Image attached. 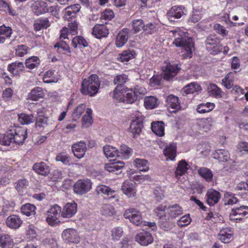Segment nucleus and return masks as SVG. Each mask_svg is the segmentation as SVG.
Segmentation results:
<instances>
[{
  "instance_id": "nucleus-1",
  "label": "nucleus",
  "mask_w": 248,
  "mask_h": 248,
  "mask_svg": "<svg viewBox=\"0 0 248 248\" xmlns=\"http://www.w3.org/2000/svg\"><path fill=\"white\" fill-rule=\"evenodd\" d=\"M180 69L176 64L166 63L162 67V74L154 75L150 79V85L152 87L160 86L162 82V78L169 81L172 79L178 73Z\"/></svg>"
},
{
  "instance_id": "nucleus-2",
  "label": "nucleus",
  "mask_w": 248,
  "mask_h": 248,
  "mask_svg": "<svg viewBox=\"0 0 248 248\" xmlns=\"http://www.w3.org/2000/svg\"><path fill=\"white\" fill-rule=\"evenodd\" d=\"M100 86L98 77L96 75H92L83 80L81 88V93L84 95L94 96L97 93Z\"/></svg>"
},
{
  "instance_id": "nucleus-3",
  "label": "nucleus",
  "mask_w": 248,
  "mask_h": 248,
  "mask_svg": "<svg viewBox=\"0 0 248 248\" xmlns=\"http://www.w3.org/2000/svg\"><path fill=\"white\" fill-rule=\"evenodd\" d=\"M173 44L177 46H180L186 52L183 54L186 58L192 57L194 48V42L191 38L181 37L176 38L173 41Z\"/></svg>"
},
{
  "instance_id": "nucleus-4",
  "label": "nucleus",
  "mask_w": 248,
  "mask_h": 248,
  "mask_svg": "<svg viewBox=\"0 0 248 248\" xmlns=\"http://www.w3.org/2000/svg\"><path fill=\"white\" fill-rule=\"evenodd\" d=\"M145 89L142 87H137L134 89L127 90L126 95L122 97V95L119 98L124 102L128 104H132L137 100L142 98L143 95L144 94Z\"/></svg>"
},
{
  "instance_id": "nucleus-5",
  "label": "nucleus",
  "mask_w": 248,
  "mask_h": 248,
  "mask_svg": "<svg viewBox=\"0 0 248 248\" xmlns=\"http://www.w3.org/2000/svg\"><path fill=\"white\" fill-rule=\"evenodd\" d=\"M129 80L128 76L124 74H121L115 76L113 79V83L117 85L113 91V97L119 99L125 92V88L124 85Z\"/></svg>"
},
{
  "instance_id": "nucleus-6",
  "label": "nucleus",
  "mask_w": 248,
  "mask_h": 248,
  "mask_svg": "<svg viewBox=\"0 0 248 248\" xmlns=\"http://www.w3.org/2000/svg\"><path fill=\"white\" fill-rule=\"evenodd\" d=\"M124 217L137 226L141 225L144 222L142 213L134 208L127 209L124 214Z\"/></svg>"
},
{
  "instance_id": "nucleus-7",
  "label": "nucleus",
  "mask_w": 248,
  "mask_h": 248,
  "mask_svg": "<svg viewBox=\"0 0 248 248\" xmlns=\"http://www.w3.org/2000/svg\"><path fill=\"white\" fill-rule=\"evenodd\" d=\"M219 40L215 35H210L206 39L205 44L207 50L213 55L220 52L222 46L219 44Z\"/></svg>"
},
{
  "instance_id": "nucleus-8",
  "label": "nucleus",
  "mask_w": 248,
  "mask_h": 248,
  "mask_svg": "<svg viewBox=\"0 0 248 248\" xmlns=\"http://www.w3.org/2000/svg\"><path fill=\"white\" fill-rule=\"evenodd\" d=\"M61 212V207L58 205H54L48 210L46 220L49 225L55 226L60 222L59 218Z\"/></svg>"
},
{
  "instance_id": "nucleus-9",
  "label": "nucleus",
  "mask_w": 248,
  "mask_h": 248,
  "mask_svg": "<svg viewBox=\"0 0 248 248\" xmlns=\"http://www.w3.org/2000/svg\"><path fill=\"white\" fill-rule=\"evenodd\" d=\"M92 183L89 179L78 180L74 186V190L79 195H83L88 192L92 188Z\"/></svg>"
},
{
  "instance_id": "nucleus-10",
  "label": "nucleus",
  "mask_w": 248,
  "mask_h": 248,
  "mask_svg": "<svg viewBox=\"0 0 248 248\" xmlns=\"http://www.w3.org/2000/svg\"><path fill=\"white\" fill-rule=\"evenodd\" d=\"M12 135L14 136L13 141L16 144H22L27 138V129L22 127H15L10 129Z\"/></svg>"
},
{
  "instance_id": "nucleus-11",
  "label": "nucleus",
  "mask_w": 248,
  "mask_h": 248,
  "mask_svg": "<svg viewBox=\"0 0 248 248\" xmlns=\"http://www.w3.org/2000/svg\"><path fill=\"white\" fill-rule=\"evenodd\" d=\"M63 240L67 243L78 244L80 242V237L77 231L72 228L64 230L62 234Z\"/></svg>"
},
{
  "instance_id": "nucleus-12",
  "label": "nucleus",
  "mask_w": 248,
  "mask_h": 248,
  "mask_svg": "<svg viewBox=\"0 0 248 248\" xmlns=\"http://www.w3.org/2000/svg\"><path fill=\"white\" fill-rule=\"evenodd\" d=\"M136 183L133 181H125L122 186V190L128 197H135L136 195Z\"/></svg>"
},
{
  "instance_id": "nucleus-13",
  "label": "nucleus",
  "mask_w": 248,
  "mask_h": 248,
  "mask_svg": "<svg viewBox=\"0 0 248 248\" xmlns=\"http://www.w3.org/2000/svg\"><path fill=\"white\" fill-rule=\"evenodd\" d=\"M220 198V192L213 189H209L205 195L206 202L210 206L217 204Z\"/></svg>"
},
{
  "instance_id": "nucleus-14",
  "label": "nucleus",
  "mask_w": 248,
  "mask_h": 248,
  "mask_svg": "<svg viewBox=\"0 0 248 248\" xmlns=\"http://www.w3.org/2000/svg\"><path fill=\"white\" fill-rule=\"evenodd\" d=\"M86 143L83 141H80L73 144L72 146V150L75 157L78 158H82L86 151Z\"/></svg>"
},
{
  "instance_id": "nucleus-15",
  "label": "nucleus",
  "mask_w": 248,
  "mask_h": 248,
  "mask_svg": "<svg viewBox=\"0 0 248 248\" xmlns=\"http://www.w3.org/2000/svg\"><path fill=\"white\" fill-rule=\"evenodd\" d=\"M102 22V24H96L93 29L92 33L97 38L106 37L109 32L107 27L104 25V23L106 24L107 22Z\"/></svg>"
},
{
  "instance_id": "nucleus-16",
  "label": "nucleus",
  "mask_w": 248,
  "mask_h": 248,
  "mask_svg": "<svg viewBox=\"0 0 248 248\" xmlns=\"http://www.w3.org/2000/svg\"><path fill=\"white\" fill-rule=\"evenodd\" d=\"M168 109L171 112H175L180 109L181 106L178 97L170 95L166 98Z\"/></svg>"
},
{
  "instance_id": "nucleus-17",
  "label": "nucleus",
  "mask_w": 248,
  "mask_h": 248,
  "mask_svg": "<svg viewBox=\"0 0 248 248\" xmlns=\"http://www.w3.org/2000/svg\"><path fill=\"white\" fill-rule=\"evenodd\" d=\"M135 240L141 245L146 246L153 243V238L150 233L143 232L136 235Z\"/></svg>"
},
{
  "instance_id": "nucleus-18",
  "label": "nucleus",
  "mask_w": 248,
  "mask_h": 248,
  "mask_svg": "<svg viewBox=\"0 0 248 248\" xmlns=\"http://www.w3.org/2000/svg\"><path fill=\"white\" fill-rule=\"evenodd\" d=\"M77 211V205L75 202H68L62 209V217L70 218L73 217Z\"/></svg>"
},
{
  "instance_id": "nucleus-19",
  "label": "nucleus",
  "mask_w": 248,
  "mask_h": 248,
  "mask_svg": "<svg viewBox=\"0 0 248 248\" xmlns=\"http://www.w3.org/2000/svg\"><path fill=\"white\" fill-rule=\"evenodd\" d=\"M184 8L182 6L172 7L167 14L169 20L170 21H174L175 19L180 18L184 14Z\"/></svg>"
},
{
  "instance_id": "nucleus-20",
  "label": "nucleus",
  "mask_w": 248,
  "mask_h": 248,
  "mask_svg": "<svg viewBox=\"0 0 248 248\" xmlns=\"http://www.w3.org/2000/svg\"><path fill=\"white\" fill-rule=\"evenodd\" d=\"M80 8L81 7L78 4L67 7L64 10L65 18L70 21V20L76 16L77 13L80 11Z\"/></svg>"
},
{
  "instance_id": "nucleus-21",
  "label": "nucleus",
  "mask_w": 248,
  "mask_h": 248,
  "mask_svg": "<svg viewBox=\"0 0 248 248\" xmlns=\"http://www.w3.org/2000/svg\"><path fill=\"white\" fill-rule=\"evenodd\" d=\"M167 213L168 215V219L174 218L183 213L182 208L177 204L170 205L167 209Z\"/></svg>"
},
{
  "instance_id": "nucleus-22",
  "label": "nucleus",
  "mask_w": 248,
  "mask_h": 248,
  "mask_svg": "<svg viewBox=\"0 0 248 248\" xmlns=\"http://www.w3.org/2000/svg\"><path fill=\"white\" fill-rule=\"evenodd\" d=\"M8 70L14 76H19L21 72L25 70L24 63L20 62H16L9 64Z\"/></svg>"
},
{
  "instance_id": "nucleus-23",
  "label": "nucleus",
  "mask_w": 248,
  "mask_h": 248,
  "mask_svg": "<svg viewBox=\"0 0 248 248\" xmlns=\"http://www.w3.org/2000/svg\"><path fill=\"white\" fill-rule=\"evenodd\" d=\"M214 123V119L211 117H209L200 120L197 123V125L200 130L207 132L211 129Z\"/></svg>"
},
{
  "instance_id": "nucleus-24",
  "label": "nucleus",
  "mask_w": 248,
  "mask_h": 248,
  "mask_svg": "<svg viewBox=\"0 0 248 248\" xmlns=\"http://www.w3.org/2000/svg\"><path fill=\"white\" fill-rule=\"evenodd\" d=\"M33 170L38 174L43 176L47 175L50 172L49 167L43 162L34 164L33 166Z\"/></svg>"
},
{
  "instance_id": "nucleus-25",
  "label": "nucleus",
  "mask_w": 248,
  "mask_h": 248,
  "mask_svg": "<svg viewBox=\"0 0 248 248\" xmlns=\"http://www.w3.org/2000/svg\"><path fill=\"white\" fill-rule=\"evenodd\" d=\"M6 223L9 228L16 229L20 227L22 223V221L19 217L16 215H11L7 217Z\"/></svg>"
},
{
  "instance_id": "nucleus-26",
  "label": "nucleus",
  "mask_w": 248,
  "mask_h": 248,
  "mask_svg": "<svg viewBox=\"0 0 248 248\" xmlns=\"http://www.w3.org/2000/svg\"><path fill=\"white\" fill-rule=\"evenodd\" d=\"M128 30L127 29L119 32L117 35L116 40V45L117 47H122L126 43L128 39Z\"/></svg>"
},
{
  "instance_id": "nucleus-27",
  "label": "nucleus",
  "mask_w": 248,
  "mask_h": 248,
  "mask_svg": "<svg viewBox=\"0 0 248 248\" xmlns=\"http://www.w3.org/2000/svg\"><path fill=\"white\" fill-rule=\"evenodd\" d=\"M44 96V93L42 89L37 87L32 89L28 95V99L33 101H37L42 98Z\"/></svg>"
},
{
  "instance_id": "nucleus-28",
  "label": "nucleus",
  "mask_w": 248,
  "mask_h": 248,
  "mask_svg": "<svg viewBox=\"0 0 248 248\" xmlns=\"http://www.w3.org/2000/svg\"><path fill=\"white\" fill-rule=\"evenodd\" d=\"M143 123L142 121L139 119H137L133 120L131 123L129 127V131L134 136L136 134L139 135L141 131Z\"/></svg>"
},
{
  "instance_id": "nucleus-29",
  "label": "nucleus",
  "mask_w": 248,
  "mask_h": 248,
  "mask_svg": "<svg viewBox=\"0 0 248 248\" xmlns=\"http://www.w3.org/2000/svg\"><path fill=\"white\" fill-rule=\"evenodd\" d=\"M152 131L157 136L161 137L164 135V124L163 122L157 121L152 123Z\"/></svg>"
},
{
  "instance_id": "nucleus-30",
  "label": "nucleus",
  "mask_w": 248,
  "mask_h": 248,
  "mask_svg": "<svg viewBox=\"0 0 248 248\" xmlns=\"http://www.w3.org/2000/svg\"><path fill=\"white\" fill-rule=\"evenodd\" d=\"M14 136L12 135V133L10 130L8 132L4 134L0 135V143L5 146H9L15 144L13 141Z\"/></svg>"
},
{
  "instance_id": "nucleus-31",
  "label": "nucleus",
  "mask_w": 248,
  "mask_h": 248,
  "mask_svg": "<svg viewBox=\"0 0 248 248\" xmlns=\"http://www.w3.org/2000/svg\"><path fill=\"white\" fill-rule=\"evenodd\" d=\"M198 173L206 182H210L212 181L213 174L209 169L206 167H201L198 170Z\"/></svg>"
},
{
  "instance_id": "nucleus-32",
  "label": "nucleus",
  "mask_w": 248,
  "mask_h": 248,
  "mask_svg": "<svg viewBox=\"0 0 248 248\" xmlns=\"http://www.w3.org/2000/svg\"><path fill=\"white\" fill-rule=\"evenodd\" d=\"M14 242L11 237L8 234H2L0 237V247L1 248H12Z\"/></svg>"
},
{
  "instance_id": "nucleus-33",
  "label": "nucleus",
  "mask_w": 248,
  "mask_h": 248,
  "mask_svg": "<svg viewBox=\"0 0 248 248\" xmlns=\"http://www.w3.org/2000/svg\"><path fill=\"white\" fill-rule=\"evenodd\" d=\"M214 158L219 161L226 162L230 159L229 153L224 149H218L214 153Z\"/></svg>"
},
{
  "instance_id": "nucleus-34",
  "label": "nucleus",
  "mask_w": 248,
  "mask_h": 248,
  "mask_svg": "<svg viewBox=\"0 0 248 248\" xmlns=\"http://www.w3.org/2000/svg\"><path fill=\"white\" fill-rule=\"evenodd\" d=\"M176 146L174 144H170L167 146L164 149V155L171 160H174L176 155Z\"/></svg>"
},
{
  "instance_id": "nucleus-35",
  "label": "nucleus",
  "mask_w": 248,
  "mask_h": 248,
  "mask_svg": "<svg viewBox=\"0 0 248 248\" xmlns=\"http://www.w3.org/2000/svg\"><path fill=\"white\" fill-rule=\"evenodd\" d=\"M124 163L123 162L118 161L113 162L109 164H106L105 166V169L106 170L110 172H114L124 167Z\"/></svg>"
},
{
  "instance_id": "nucleus-36",
  "label": "nucleus",
  "mask_w": 248,
  "mask_h": 248,
  "mask_svg": "<svg viewBox=\"0 0 248 248\" xmlns=\"http://www.w3.org/2000/svg\"><path fill=\"white\" fill-rule=\"evenodd\" d=\"M20 209L21 213L27 216H34L35 214L36 207L29 203L23 205Z\"/></svg>"
},
{
  "instance_id": "nucleus-37",
  "label": "nucleus",
  "mask_w": 248,
  "mask_h": 248,
  "mask_svg": "<svg viewBox=\"0 0 248 248\" xmlns=\"http://www.w3.org/2000/svg\"><path fill=\"white\" fill-rule=\"evenodd\" d=\"M28 185L29 182L25 179H20L15 183V188L17 192L21 195H22L24 192H26Z\"/></svg>"
},
{
  "instance_id": "nucleus-38",
  "label": "nucleus",
  "mask_w": 248,
  "mask_h": 248,
  "mask_svg": "<svg viewBox=\"0 0 248 248\" xmlns=\"http://www.w3.org/2000/svg\"><path fill=\"white\" fill-rule=\"evenodd\" d=\"M25 64L27 68L33 69L38 67L40 64V61L37 57L32 56L26 60Z\"/></svg>"
},
{
  "instance_id": "nucleus-39",
  "label": "nucleus",
  "mask_w": 248,
  "mask_h": 248,
  "mask_svg": "<svg viewBox=\"0 0 248 248\" xmlns=\"http://www.w3.org/2000/svg\"><path fill=\"white\" fill-rule=\"evenodd\" d=\"M224 204L231 205L237 204L239 202V200L236 197L235 195L230 192H226L224 196Z\"/></svg>"
},
{
  "instance_id": "nucleus-40",
  "label": "nucleus",
  "mask_w": 248,
  "mask_h": 248,
  "mask_svg": "<svg viewBox=\"0 0 248 248\" xmlns=\"http://www.w3.org/2000/svg\"><path fill=\"white\" fill-rule=\"evenodd\" d=\"M96 191L99 194L101 193L110 196V198H114L115 197V195L114 194L116 193V191L112 190L109 186L105 185L99 186L96 188Z\"/></svg>"
},
{
  "instance_id": "nucleus-41",
  "label": "nucleus",
  "mask_w": 248,
  "mask_h": 248,
  "mask_svg": "<svg viewBox=\"0 0 248 248\" xmlns=\"http://www.w3.org/2000/svg\"><path fill=\"white\" fill-rule=\"evenodd\" d=\"M208 89L210 95L216 98L222 97L223 92L216 84H210Z\"/></svg>"
},
{
  "instance_id": "nucleus-42",
  "label": "nucleus",
  "mask_w": 248,
  "mask_h": 248,
  "mask_svg": "<svg viewBox=\"0 0 248 248\" xmlns=\"http://www.w3.org/2000/svg\"><path fill=\"white\" fill-rule=\"evenodd\" d=\"M215 108L214 103L207 102L206 103H202L198 105L197 107V111L199 113H205L211 111Z\"/></svg>"
},
{
  "instance_id": "nucleus-43",
  "label": "nucleus",
  "mask_w": 248,
  "mask_h": 248,
  "mask_svg": "<svg viewBox=\"0 0 248 248\" xmlns=\"http://www.w3.org/2000/svg\"><path fill=\"white\" fill-rule=\"evenodd\" d=\"M103 151L105 156L108 158L119 155L118 150L115 147L110 145L105 146L103 147Z\"/></svg>"
},
{
  "instance_id": "nucleus-44",
  "label": "nucleus",
  "mask_w": 248,
  "mask_h": 248,
  "mask_svg": "<svg viewBox=\"0 0 248 248\" xmlns=\"http://www.w3.org/2000/svg\"><path fill=\"white\" fill-rule=\"evenodd\" d=\"M18 120L22 124H28L33 123L35 117L32 114L21 113L18 115Z\"/></svg>"
},
{
  "instance_id": "nucleus-45",
  "label": "nucleus",
  "mask_w": 248,
  "mask_h": 248,
  "mask_svg": "<svg viewBox=\"0 0 248 248\" xmlns=\"http://www.w3.org/2000/svg\"><path fill=\"white\" fill-rule=\"evenodd\" d=\"M134 163L140 171H147L149 169V163L146 160L136 158L134 160Z\"/></svg>"
},
{
  "instance_id": "nucleus-46",
  "label": "nucleus",
  "mask_w": 248,
  "mask_h": 248,
  "mask_svg": "<svg viewBox=\"0 0 248 248\" xmlns=\"http://www.w3.org/2000/svg\"><path fill=\"white\" fill-rule=\"evenodd\" d=\"M33 12L37 15H39L45 11L46 8V2L44 1H37L33 3L31 6Z\"/></svg>"
},
{
  "instance_id": "nucleus-47",
  "label": "nucleus",
  "mask_w": 248,
  "mask_h": 248,
  "mask_svg": "<svg viewBox=\"0 0 248 248\" xmlns=\"http://www.w3.org/2000/svg\"><path fill=\"white\" fill-rule=\"evenodd\" d=\"M158 99L154 96H149L145 98L144 106L147 108L153 109L155 108L157 105Z\"/></svg>"
},
{
  "instance_id": "nucleus-48",
  "label": "nucleus",
  "mask_w": 248,
  "mask_h": 248,
  "mask_svg": "<svg viewBox=\"0 0 248 248\" xmlns=\"http://www.w3.org/2000/svg\"><path fill=\"white\" fill-rule=\"evenodd\" d=\"M118 153L119 156H121L124 159H127L132 155V150L125 145H122L121 146L120 151Z\"/></svg>"
},
{
  "instance_id": "nucleus-49",
  "label": "nucleus",
  "mask_w": 248,
  "mask_h": 248,
  "mask_svg": "<svg viewBox=\"0 0 248 248\" xmlns=\"http://www.w3.org/2000/svg\"><path fill=\"white\" fill-rule=\"evenodd\" d=\"M188 164L185 160H182L178 165L175 171V175L177 177L182 176L188 170Z\"/></svg>"
},
{
  "instance_id": "nucleus-50",
  "label": "nucleus",
  "mask_w": 248,
  "mask_h": 248,
  "mask_svg": "<svg viewBox=\"0 0 248 248\" xmlns=\"http://www.w3.org/2000/svg\"><path fill=\"white\" fill-rule=\"evenodd\" d=\"M201 89V87L198 84L195 83L189 84L183 88V92L186 94L193 93L195 92H198Z\"/></svg>"
},
{
  "instance_id": "nucleus-51",
  "label": "nucleus",
  "mask_w": 248,
  "mask_h": 248,
  "mask_svg": "<svg viewBox=\"0 0 248 248\" xmlns=\"http://www.w3.org/2000/svg\"><path fill=\"white\" fill-rule=\"evenodd\" d=\"M223 85L228 89H231L233 84V73H229L222 80Z\"/></svg>"
},
{
  "instance_id": "nucleus-52",
  "label": "nucleus",
  "mask_w": 248,
  "mask_h": 248,
  "mask_svg": "<svg viewBox=\"0 0 248 248\" xmlns=\"http://www.w3.org/2000/svg\"><path fill=\"white\" fill-rule=\"evenodd\" d=\"M0 11L5 12H8L10 15L15 16L16 14V11L13 10L10 5L3 0H0Z\"/></svg>"
},
{
  "instance_id": "nucleus-53",
  "label": "nucleus",
  "mask_w": 248,
  "mask_h": 248,
  "mask_svg": "<svg viewBox=\"0 0 248 248\" xmlns=\"http://www.w3.org/2000/svg\"><path fill=\"white\" fill-rule=\"evenodd\" d=\"M29 47L25 45H20L17 46L15 49L16 55L22 57L28 53Z\"/></svg>"
},
{
  "instance_id": "nucleus-54",
  "label": "nucleus",
  "mask_w": 248,
  "mask_h": 248,
  "mask_svg": "<svg viewBox=\"0 0 248 248\" xmlns=\"http://www.w3.org/2000/svg\"><path fill=\"white\" fill-rule=\"evenodd\" d=\"M86 106L83 104L79 105L74 110L73 114L72 117L73 120L76 121L79 119L81 114L84 112L85 110Z\"/></svg>"
},
{
  "instance_id": "nucleus-55",
  "label": "nucleus",
  "mask_w": 248,
  "mask_h": 248,
  "mask_svg": "<svg viewBox=\"0 0 248 248\" xmlns=\"http://www.w3.org/2000/svg\"><path fill=\"white\" fill-rule=\"evenodd\" d=\"M38 116L35 120L36 121L35 124L36 126L38 127H45L48 124V119L46 117L39 114V111L37 112Z\"/></svg>"
},
{
  "instance_id": "nucleus-56",
  "label": "nucleus",
  "mask_w": 248,
  "mask_h": 248,
  "mask_svg": "<svg viewBox=\"0 0 248 248\" xmlns=\"http://www.w3.org/2000/svg\"><path fill=\"white\" fill-rule=\"evenodd\" d=\"M92 110L88 108L86 110V114L83 116L82 121L83 125L85 127H88L92 123V117L91 116Z\"/></svg>"
},
{
  "instance_id": "nucleus-57",
  "label": "nucleus",
  "mask_w": 248,
  "mask_h": 248,
  "mask_svg": "<svg viewBox=\"0 0 248 248\" xmlns=\"http://www.w3.org/2000/svg\"><path fill=\"white\" fill-rule=\"evenodd\" d=\"M166 208V206L165 205L161 204L155 209V213L156 216L159 217V219H161L164 217H167L166 214L167 213L165 211Z\"/></svg>"
},
{
  "instance_id": "nucleus-58",
  "label": "nucleus",
  "mask_w": 248,
  "mask_h": 248,
  "mask_svg": "<svg viewBox=\"0 0 248 248\" xmlns=\"http://www.w3.org/2000/svg\"><path fill=\"white\" fill-rule=\"evenodd\" d=\"M134 54H135V53L133 50L124 51L121 54L120 59L122 62H128L129 60L133 58Z\"/></svg>"
},
{
  "instance_id": "nucleus-59",
  "label": "nucleus",
  "mask_w": 248,
  "mask_h": 248,
  "mask_svg": "<svg viewBox=\"0 0 248 248\" xmlns=\"http://www.w3.org/2000/svg\"><path fill=\"white\" fill-rule=\"evenodd\" d=\"M202 17V16L201 13L197 11H194L192 15L188 19V23L190 25H193L199 21L201 19Z\"/></svg>"
},
{
  "instance_id": "nucleus-60",
  "label": "nucleus",
  "mask_w": 248,
  "mask_h": 248,
  "mask_svg": "<svg viewBox=\"0 0 248 248\" xmlns=\"http://www.w3.org/2000/svg\"><path fill=\"white\" fill-rule=\"evenodd\" d=\"M132 26L133 30L135 33L139 32L143 29L144 25L143 24V21L141 19H136L132 21Z\"/></svg>"
},
{
  "instance_id": "nucleus-61",
  "label": "nucleus",
  "mask_w": 248,
  "mask_h": 248,
  "mask_svg": "<svg viewBox=\"0 0 248 248\" xmlns=\"http://www.w3.org/2000/svg\"><path fill=\"white\" fill-rule=\"evenodd\" d=\"M43 11H45V13H50L53 15L56 16L59 14L60 7L57 4L48 6L46 2V8Z\"/></svg>"
},
{
  "instance_id": "nucleus-62",
  "label": "nucleus",
  "mask_w": 248,
  "mask_h": 248,
  "mask_svg": "<svg viewBox=\"0 0 248 248\" xmlns=\"http://www.w3.org/2000/svg\"><path fill=\"white\" fill-rule=\"evenodd\" d=\"M234 211L236 212L238 215H240L243 217H248V206H240L239 207H236L232 209Z\"/></svg>"
},
{
  "instance_id": "nucleus-63",
  "label": "nucleus",
  "mask_w": 248,
  "mask_h": 248,
  "mask_svg": "<svg viewBox=\"0 0 248 248\" xmlns=\"http://www.w3.org/2000/svg\"><path fill=\"white\" fill-rule=\"evenodd\" d=\"M114 16V14L112 10L106 9L101 14L100 19L101 20L109 21L113 18Z\"/></svg>"
},
{
  "instance_id": "nucleus-64",
  "label": "nucleus",
  "mask_w": 248,
  "mask_h": 248,
  "mask_svg": "<svg viewBox=\"0 0 248 248\" xmlns=\"http://www.w3.org/2000/svg\"><path fill=\"white\" fill-rule=\"evenodd\" d=\"M191 222L189 215H186L182 217L177 221V225L180 227H183L188 225Z\"/></svg>"
}]
</instances>
